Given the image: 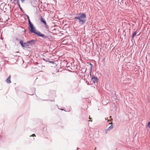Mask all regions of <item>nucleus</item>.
I'll use <instances>...</instances> for the list:
<instances>
[{
	"instance_id": "obj_11",
	"label": "nucleus",
	"mask_w": 150,
	"mask_h": 150,
	"mask_svg": "<svg viewBox=\"0 0 150 150\" xmlns=\"http://www.w3.org/2000/svg\"><path fill=\"white\" fill-rule=\"evenodd\" d=\"M20 43L21 45V46L23 47V45L24 43H23V40H21L20 42Z\"/></svg>"
},
{
	"instance_id": "obj_6",
	"label": "nucleus",
	"mask_w": 150,
	"mask_h": 150,
	"mask_svg": "<svg viewBox=\"0 0 150 150\" xmlns=\"http://www.w3.org/2000/svg\"><path fill=\"white\" fill-rule=\"evenodd\" d=\"M38 36H40L43 38H46V37L40 32L38 31Z\"/></svg>"
},
{
	"instance_id": "obj_22",
	"label": "nucleus",
	"mask_w": 150,
	"mask_h": 150,
	"mask_svg": "<svg viewBox=\"0 0 150 150\" xmlns=\"http://www.w3.org/2000/svg\"><path fill=\"white\" fill-rule=\"evenodd\" d=\"M105 59V58H104V59H103V60H104V59Z\"/></svg>"
},
{
	"instance_id": "obj_13",
	"label": "nucleus",
	"mask_w": 150,
	"mask_h": 150,
	"mask_svg": "<svg viewBox=\"0 0 150 150\" xmlns=\"http://www.w3.org/2000/svg\"><path fill=\"white\" fill-rule=\"evenodd\" d=\"M147 126L150 128V121L148 123Z\"/></svg>"
},
{
	"instance_id": "obj_2",
	"label": "nucleus",
	"mask_w": 150,
	"mask_h": 150,
	"mask_svg": "<svg viewBox=\"0 0 150 150\" xmlns=\"http://www.w3.org/2000/svg\"><path fill=\"white\" fill-rule=\"evenodd\" d=\"M40 21L42 24H43L47 29L49 28V26L46 23L45 18H43L42 16H40Z\"/></svg>"
},
{
	"instance_id": "obj_18",
	"label": "nucleus",
	"mask_w": 150,
	"mask_h": 150,
	"mask_svg": "<svg viewBox=\"0 0 150 150\" xmlns=\"http://www.w3.org/2000/svg\"><path fill=\"white\" fill-rule=\"evenodd\" d=\"M20 9L21 10H22V8H21Z\"/></svg>"
},
{
	"instance_id": "obj_9",
	"label": "nucleus",
	"mask_w": 150,
	"mask_h": 150,
	"mask_svg": "<svg viewBox=\"0 0 150 150\" xmlns=\"http://www.w3.org/2000/svg\"><path fill=\"white\" fill-rule=\"evenodd\" d=\"M137 34V32L136 31H135L132 34V38H133L134 37L136 36V35Z\"/></svg>"
},
{
	"instance_id": "obj_7",
	"label": "nucleus",
	"mask_w": 150,
	"mask_h": 150,
	"mask_svg": "<svg viewBox=\"0 0 150 150\" xmlns=\"http://www.w3.org/2000/svg\"><path fill=\"white\" fill-rule=\"evenodd\" d=\"M112 125H110L107 129L105 130V133L106 134L108 132L111 130L113 128Z\"/></svg>"
},
{
	"instance_id": "obj_20",
	"label": "nucleus",
	"mask_w": 150,
	"mask_h": 150,
	"mask_svg": "<svg viewBox=\"0 0 150 150\" xmlns=\"http://www.w3.org/2000/svg\"><path fill=\"white\" fill-rule=\"evenodd\" d=\"M61 110H63V109H61Z\"/></svg>"
},
{
	"instance_id": "obj_16",
	"label": "nucleus",
	"mask_w": 150,
	"mask_h": 150,
	"mask_svg": "<svg viewBox=\"0 0 150 150\" xmlns=\"http://www.w3.org/2000/svg\"><path fill=\"white\" fill-rule=\"evenodd\" d=\"M21 0V1L22 2H23L25 1V0Z\"/></svg>"
},
{
	"instance_id": "obj_4",
	"label": "nucleus",
	"mask_w": 150,
	"mask_h": 150,
	"mask_svg": "<svg viewBox=\"0 0 150 150\" xmlns=\"http://www.w3.org/2000/svg\"><path fill=\"white\" fill-rule=\"evenodd\" d=\"M91 81L95 84L96 83H97L98 81V78L97 77H95L93 76H91Z\"/></svg>"
},
{
	"instance_id": "obj_3",
	"label": "nucleus",
	"mask_w": 150,
	"mask_h": 150,
	"mask_svg": "<svg viewBox=\"0 0 150 150\" xmlns=\"http://www.w3.org/2000/svg\"><path fill=\"white\" fill-rule=\"evenodd\" d=\"M29 29L30 32L38 34V33L36 32L35 28L33 25H31L30 26H29Z\"/></svg>"
},
{
	"instance_id": "obj_15",
	"label": "nucleus",
	"mask_w": 150,
	"mask_h": 150,
	"mask_svg": "<svg viewBox=\"0 0 150 150\" xmlns=\"http://www.w3.org/2000/svg\"><path fill=\"white\" fill-rule=\"evenodd\" d=\"M31 136H33V137H34H34H35V134H33L32 135V136H30V137H31Z\"/></svg>"
},
{
	"instance_id": "obj_12",
	"label": "nucleus",
	"mask_w": 150,
	"mask_h": 150,
	"mask_svg": "<svg viewBox=\"0 0 150 150\" xmlns=\"http://www.w3.org/2000/svg\"><path fill=\"white\" fill-rule=\"evenodd\" d=\"M28 23H29V26H30L31 25H33L31 23V22H30V20H29V19H28Z\"/></svg>"
},
{
	"instance_id": "obj_10",
	"label": "nucleus",
	"mask_w": 150,
	"mask_h": 150,
	"mask_svg": "<svg viewBox=\"0 0 150 150\" xmlns=\"http://www.w3.org/2000/svg\"><path fill=\"white\" fill-rule=\"evenodd\" d=\"M90 64L91 65V68L90 69V75L91 76V71H92V64Z\"/></svg>"
},
{
	"instance_id": "obj_23",
	"label": "nucleus",
	"mask_w": 150,
	"mask_h": 150,
	"mask_svg": "<svg viewBox=\"0 0 150 150\" xmlns=\"http://www.w3.org/2000/svg\"><path fill=\"white\" fill-rule=\"evenodd\" d=\"M14 1H15V0H14Z\"/></svg>"
},
{
	"instance_id": "obj_14",
	"label": "nucleus",
	"mask_w": 150,
	"mask_h": 150,
	"mask_svg": "<svg viewBox=\"0 0 150 150\" xmlns=\"http://www.w3.org/2000/svg\"><path fill=\"white\" fill-rule=\"evenodd\" d=\"M49 62L50 63H52V64H54V62L53 61H49Z\"/></svg>"
},
{
	"instance_id": "obj_21",
	"label": "nucleus",
	"mask_w": 150,
	"mask_h": 150,
	"mask_svg": "<svg viewBox=\"0 0 150 150\" xmlns=\"http://www.w3.org/2000/svg\"><path fill=\"white\" fill-rule=\"evenodd\" d=\"M112 124V123H111V124ZM109 124H110V123H109Z\"/></svg>"
},
{
	"instance_id": "obj_1",
	"label": "nucleus",
	"mask_w": 150,
	"mask_h": 150,
	"mask_svg": "<svg viewBox=\"0 0 150 150\" xmlns=\"http://www.w3.org/2000/svg\"><path fill=\"white\" fill-rule=\"evenodd\" d=\"M76 16L74 17V19L78 20L79 22L81 25L84 24L86 22V15L83 13H81L76 14Z\"/></svg>"
},
{
	"instance_id": "obj_8",
	"label": "nucleus",
	"mask_w": 150,
	"mask_h": 150,
	"mask_svg": "<svg viewBox=\"0 0 150 150\" xmlns=\"http://www.w3.org/2000/svg\"><path fill=\"white\" fill-rule=\"evenodd\" d=\"M6 82L8 83H11V76L8 77V78L6 80Z\"/></svg>"
},
{
	"instance_id": "obj_19",
	"label": "nucleus",
	"mask_w": 150,
	"mask_h": 150,
	"mask_svg": "<svg viewBox=\"0 0 150 150\" xmlns=\"http://www.w3.org/2000/svg\"><path fill=\"white\" fill-rule=\"evenodd\" d=\"M89 119H91V118L89 117Z\"/></svg>"
},
{
	"instance_id": "obj_5",
	"label": "nucleus",
	"mask_w": 150,
	"mask_h": 150,
	"mask_svg": "<svg viewBox=\"0 0 150 150\" xmlns=\"http://www.w3.org/2000/svg\"><path fill=\"white\" fill-rule=\"evenodd\" d=\"M35 42L36 41L35 40H31L30 41H28L27 42L24 43L23 45V47H26L28 46H29V44L30 43L32 42Z\"/></svg>"
},
{
	"instance_id": "obj_17",
	"label": "nucleus",
	"mask_w": 150,
	"mask_h": 150,
	"mask_svg": "<svg viewBox=\"0 0 150 150\" xmlns=\"http://www.w3.org/2000/svg\"><path fill=\"white\" fill-rule=\"evenodd\" d=\"M96 148H96H95V149H94V150H95Z\"/></svg>"
}]
</instances>
